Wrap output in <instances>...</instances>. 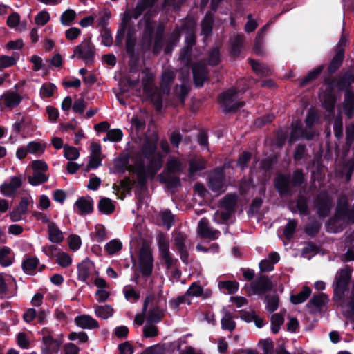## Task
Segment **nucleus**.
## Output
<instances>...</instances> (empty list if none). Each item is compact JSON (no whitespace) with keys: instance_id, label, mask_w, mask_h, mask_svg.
<instances>
[{"instance_id":"nucleus-1","label":"nucleus","mask_w":354,"mask_h":354,"mask_svg":"<svg viewBox=\"0 0 354 354\" xmlns=\"http://www.w3.org/2000/svg\"><path fill=\"white\" fill-rule=\"evenodd\" d=\"M158 136L147 138L142 145L140 156L149 160L147 167L139 163L134 166L129 165L127 155L120 156L113 160L112 171L113 173H122L128 169L136 174L138 183L143 185L149 176L153 177L162 166V156L157 151Z\"/></svg>"},{"instance_id":"nucleus-2","label":"nucleus","mask_w":354,"mask_h":354,"mask_svg":"<svg viewBox=\"0 0 354 354\" xmlns=\"http://www.w3.org/2000/svg\"><path fill=\"white\" fill-rule=\"evenodd\" d=\"M185 169V163L182 159L169 156L167 159L165 173L158 176L160 181L165 183L171 188L176 187L180 185V179L176 176H171V174H180L184 172Z\"/></svg>"},{"instance_id":"nucleus-3","label":"nucleus","mask_w":354,"mask_h":354,"mask_svg":"<svg viewBox=\"0 0 354 354\" xmlns=\"http://www.w3.org/2000/svg\"><path fill=\"white\" fill-rule=\"evenodd\" d=\"M237 196L235 194H227L218 203V209L215 212L214 221L217 223L227 221L234 212Z\"/></svg>"},{"instance_id":"nucleus-4","label":"nucleus","mask_w":354,"mask_h":354,"mask_svg":"<svg viewBox=\"0 0 354 354\" xmlns=\"http://www.w3.org/2000/svg\"><path fill=\"white\" fill-rule=\"evenodd\" d=\"M351 277V270L345 268L337 272L333 283L334 298L342 300Z\"/></svg>"},{"instance_id":"nucleus-5","label":"nucleus","mask_w":354,"mask_h":354,"mask_svg":"<svg viewBox=\"0 0 354 354\" xmlns=\"http://www.w3.org/2000/svg\"><path fill=\"white\" fill-rule=\"evenodd\" d=\"M304 180V175L299 170H296L293 173L292 179L290 176L279 175L275 182V186L278 191L282 194H288L292 186L300 185Z\"/></svg>"},{"instance_id":"nucleus-6","label":"nucleus","mask_w":354,"mask_h":354,"mask_svg":"<svg viewBox=\"0 0 354 354\" xmlns=\"http://www.w3.org/2000/svg\"><path fill=\"white\" fill-rule=\"evenodd\" d=\"M95 49L89 40H84L73 49V58L82 60L86 65L92 64L95 60Z\"/></svg>"},{"instance_id":"nucleus-7","label":"nucleus","mask_w":354,"mask_h":354,"mask_svg":"<svg viewBox=\"0 0 354 354\" xmlns=\"http://www.w3.org/2000/svg\"><path fill=\"white\" fill-rule=\"evenodd\" d=\"M139 268L142 275L149 277L153 268V258L150 246L143 243L139 251Z\"/></svg>"},{"instance_id":"nucleus-8","label":"nucleus","mask_w":354,"mask_h":354,"mask_svg":"<svg viewBox=\"0 0 354 354\" xmlns=\"http://www.w3.org/2000/svg\"><path fill=\"white\" fill-rule=\"evenodd\" d=\"M246 88L237 90L236 88H231L224 92L220 95V102L223 106L224 111L226 112L236 111L244 104L243 102H238L236 101L237 94L239 92H244Z\"/></svg>"},{"instance_id":"nucleus-9","label":"nucleus","mask_w":354,"mask_h":354,"mask_svg":"<svg viewBox=\"0 0 354 354\" xmlns=\"http://www.w3.org/2000/svg\"><path fill=\"white\" fill-rule=\"evenodd\" d=\"M212 295V291L210 290H206L203 291L202 287L197 283H193L190 287L187 290V292L185 295L178 297L176 299L174 300L172 302L175 304L176 306L184 304L187 303L190 304L189 301H187V297L189 296L192 297H203L204 299H207L210 297Z\"/></svg>"},{"instance_id":"nucleus-10","label":"nucleus","mask_w":354,"mask_h":354,"mask_svg":"<svg viewBox=\"0 0 354 354\" xmlns=\"http://www.w3.org/2000/svg\"><path fill=\"white\" fill-rule=\"evenodd\" d=\"M157 240L161 258L164 261L167 268L172 269L174 268L176 260L173 259L170 255L169 239L164 234H161L158 235Z\"/></svg>"},{"instance_id":"nucleus-11","label":"nucleus","mask_w":354,"mask_h":354,"mask_svg":"<svg viewBox=\"0 0 354 354\" xmlns=\"http://www.w3.org/2000/svg\"><path fill=\"white\" fill-rule=\"evenodd\" d=\"M152 1L151 0H140L137 3L136 7L133 10L126 12L124 13L122 19V29L124 32L125 28L129 25V21L131 19L133 18L135 19H138L142 12L151 6Z\"/></svg>"},{"instance_id":"nucleus-12","label":"nucleus","mask_w":354,"mask_h":354,"mask_svg":"<svg viewBox=\"0 0 354 354\" xmlns=\"http://www.w3.org/2000/svg\"><path fill=\"white\" fill-rule=\"evenodd\" d=\"M43 337L41 346V354H56L59 352L60 344L59 342L55 339L48 334V330L44 328L41 331Z\"/></svg>"},{"instance_id":"nucleus-13","label":"nucleus","mask_w":354,"mask_h":354,"mask_svg":"<svg viewBox=\"0 0 354 354\" xmlns=\"http://www.w3.org/2000/svg\"><path fill=\"white\" fill-rule=\"evenodd\" d=\"M209 187L215 192H222L225 188L224 174L222 169H216L211 174Z\"/></svg>"},{"instance_id":"nucleus-14","label":"nucleus","mask_w":354,"mask_h":354,"mask_svg":"<svg viewBox=\"0 0 354 354\" xmlns=\"http://www.w3.org/2000/svg\"><path fill=\"white\" fill-rule=\"evenodd\" d=\"M197 232L200 236L205 239H217L220 232L209 227L208 221L203 218L198 222Z\"/></svg>"},{"instance_id":"nucleus-15","label":"nucleus","mask_w":354,"mask_h":354,"mask_svg":"<svg viewBox=\"0 0 354 354\" xmlns=\"http://www.w3.org/2000/svg\"><path fill=\"white\" fill-rule=\"evenodd\" d=\"M331 199L326 193H321L317 198L316 207L321 217L327 216L331 208Z\"/></svg>"},{"instance_id":"nucleus-16","label":"nucleus","mask_w":354,"mask_h":354,"mask_svg":"<svg viewBox=\"0 0 354 354\" xmlns=\"http://www.w3.org/2000/svg\"><path fill=\"white\" fill-rule=\"evenodd\" d=\"M22 180L19 176H13L10 182L3 183L0 187L1 192L6 196H12L17 192V189L21 185Z\"/></svg>"},{"instance_id":"nucleus-17","label":"nucleus","mask_w":354,"mask_h":354,"mask_svg":"<svg viewBox=\"0 0 354 354\" xmlns=\"http://www.w3.org/2000/svg\"><path fill=\"white\" fill-rule=\"evenodd\" d=\"M174 243L180 253L181 260L184 263H187L188 252L185 235L181 232H176L174 235Z\"/></svg>"},{"instance_id":"nucleus-18","label":"nucleus","mask_w":354,"mask_h":354,"mask_svg":"<svg viewBox=\"0 0 354 354\" xmlns=\"http://www.w3.org/2000/svg\"><path fill=\"white\" fill-rule=\"evenodd\" d=\"M5 107L13 109L17 106L22 100V97L16 91H8L1 97Z\"/></svg>"},{"instance_id":"nucleus-19","label":"nucleus","mask_w":354,"mask_h":354,"mask_svg":"<svg viewBox=\"0 0 354 354\" xmlns=\"http://www.w3.org/2000/svg\"><path fill=\"white\" fill-rule=\"evenodd\" d=\"M314 136L313 132H308V129L304 131L301 129V122L296 121L292 123L291 133L289 138L290 142H294L297 140L300 137L306 138V139H311Z\"/></svg>"},{"instance_id":"nucleus-20","label":"nucleus","mask_w":354,"mask_h":354,"mask_svg":"<svg viewBox=\"0 0 354 354\" xmlns=\"http://www.w3.org/2000/svg\"><path fill=\"white\" fill-rule=\"evenodd\" d=\"M251 288L255 294L261 295L272 288L270 280L266 276H261L251 283Z\"/></svg>"},{"instance_id":"nucleus-21","label":"nucleus","mask_w":354,"mask_h":354,"mask_svg":"<svg viewBox=\"0 0 354 354\" xmlns=\"http://www.w3.org/2000/svg\"><path fill=\"white\" fill-rule=\"evenodd\" d=\"M193 77L195 84L198 87L203 85L205 80H207V68L204 64L197 63L192 67Z\"/></svg>"},{"instance_id":"nucleus-22","label":"nucleus","mask_w":354,"mask_h":354,"mask_svg":"<svg viewBox=\"0 0 354 354\" xmlns=\"http://www.w3.org/2000/svg\"><path fill=\"white\" fill-rule=\"evenodd\" d=\"M144 23L145 27L141 40V48L142 50L145 52L150 48L151 45L153 26L152 24L149 21H145Z\"/></svg>"},{"instance_id":"nucleus-23","label":"nucleus","mask_w":354,"mask_h":354,"mask_svg":"<svg viewBox=\"0 0 354 354\" xmlns=\"http://www.w3.org/2000/svg\"><path fill=\"white\" fill-rule=\"evenodd\" d=\"M74 209L80 214H87L93 211V201L90 198H80L74 204Z\"/></svg>"},{"instance_id":"nucleus-24","label":"nucleus","mask_w":354,"mask_h":354,"mask_svg":"<svg viewBox=\"0 0 354 354\" xmlns=\"http://www.w3.org/2000/svg\"><path fill=\"white\" fill-rule=\"evenodd\" d=\"M75 324L82 329H93L98 328V322L88 315L77 316L75 319Z\"/></svg>"},{"instance_id":"nucleus-25","label":"nucleus","mask_w":354,"mask_h":354,"mask_svg":"<svg viewBox=\"0 0 354 354\" xmlns=\"http://www.w3.org/2000/svg\"><path fill=\"white\" fill-rule=\"evenodd\" d=\"M93 263L89 260L82 261L77 267L78 279L86 282L92 270H93Z\"/></svg>"},{"instance_id":"nucleus-26","label":"nucleus","mask_w":354,"mask_h":354,"mask_svg":"<svg viewBox=\"0 0 354 354\" xmlns=\"http://www.w3.org/2000/svg\"><path fill=\"white\" fill-rule=\"evenodd\" d=\"M28 205V199L27 198H23L20 201L18 206L10 213V218L12 221L17 222L22 218L27 211Z\"/></svg>"},{"instance_id":"nucleus-27","label":"nucleus","mask_w":354,"mask_h":354,"mask_svg":"<svg viewBox=\"0 0 354 354\" xmlns=\"http://www.w3.org/2000/svg\"><path fill=\"white\" fill-rule=\"evenodd\" d=\"M319 99L324 107L328 111L332 112L334 109L335 98L330 88L322 92L319 95Z\"/></svg>"},{"instance_id":"nucleus-28","label":"nucleus","mask_w":354,"mask_h":354,"mask_svg":"<svg viewBox=\"0 0 354 354\" xmlns=\"http://www.w3.org/2000/svg\"><path fill=\"white\" fill-rule=\"evenodd\" d=\"M49 241L53 243H59L64 240L62 232L54 222H50L48 225Z\"/></svg>"},{"instance_id":"nucleus-29","label":"nucleus","mask_w":354,"mask_h":354,"mask_svg":"<svg viewBox=\"0 0 354 354\" xmlns=\"http://www.w3.org/2000/svg\"><path fill=\"white\" fill-rule=\"evenodd\" d=\"M205 160L202 158H194L189 161V177L194 178L196 174L205 168Z\"/></svg>"},{"instance_id":"nucleus-30","label":"nucleus","mask_w":354,"mask_h":354,"mask_svg":"<svg viewBox=\"0 0 354 354\" xmlns=\"http://www.w3.org/2000/svg\"><path fill=\"white\" fill-rule=\"evenodd\" d=\"M187 43L186 47L183 49V52L180 55V59L185 64L188 62L189 56L190 53V48L195 43V37L194 33L188 32L185 38Z\"/></svg>"},{"instance_id":"nucleus-31","label":"nucleus","mask_w":354,"mask_h":354,"mask_svg":"<svg viewBox=\"0 0 354 354\" xmlns=\"http://www.w3.org/2000/svg\"><path fill=\"white\" fill-rule=\"evenodd\" d=\"M214 24V15L207 12L201 22V33L205 37L211 35Z\"/></svg>"},{"instance_id":"nucleus-32","label":"nucleus","mask_w":354,"mask_h":354,"mask_svg":"<svg viewBox=\"0 0 354 354\" xmlns=\"http://www.w3.org/2000/svg\"><path fill=\"white\" fill-rule=\"evenodd\" d=\"M15 283L12 276L0 273V295L1 297L8 294L10 287Z\"/></svg>"},{"instance_id":"nucleus-33","label":"nucleus","mask_w":354,"mask_h":354,"mask_svg":"<svg viewBox=\"0 0 354 354\" xmlns=\"http://www.w3.org/2000/svg\"><path fill=\"white\" fill-rule=\"evenodd\" d=\"M174 78V72L169 69H166L162 75L161 89L163 94L167 95L169 92V86Z\"/></svg>"},{"instance_id":"nucleus-34","label":"nucleus","mask_w":354,"mask_h":354,"mask_svg":"<svg viewBox=\"0 0 354 354\" xmlns=\"http://www.w3.org/2000/svg\"><path fill=\"white\" fill-rule=\"evenodd\" d=\"M14 260V254L12 250L8 247L0 249V265L8 267L12 265Z\"/></svg>"},{"instance_id":"nucleus-35","label":"nucleus","mask_w":354,"mask_h":354,"mask_svg":"<svg viewBox=\"0 0 354 354\" xmlns=\"http://www.w3.org/2000/svg\"><path fill=\"white\" fill-rule=\"evenodd\" d=\"M48 178L49 174L46 172L33 171L32 174L28 177V181L32 186H37L48 181Z\"/></svg>"},{"instance_id":"nucleus-36","label":"nucleus","mask_w":354,"mask_h":354,"mask_svg":"<svg viewBox=\"0 0 354 354\" xmlns=\"http://www.w3.org/2000/svg\"><path fill=\"white\" fill-rule=\"evenodd\" d=\"M184 71L186 72V75H185V78L182 77V84L180 86H176L174 88L175 95L177 97H178L182 102H183L185 96L187 95V93L189 92V88L185 84V80L189 76V69L185 68V69H183L182 71L183 72Z\"/></svg>"},{"instance_id":"nucleus-37","label":"nucleus","mask_w":354,"mask_h":354,"mask_svg":"<svg viewBox=\"0 0 354 354\" xmlns=\"http://www.w3.org/2000/svg\"><path fill=\"white\" fill-rule=\"evenodd\" d=\"M311 294V289L308 286H304L301 292L296 295H291L290 301L294 304H299L304 302Z\"/></svg>"},{"instance_id":"nucleus-38","label":"nucleus","mask_w":354,"mask_h":354,"mask_svg":"<svg viewBox=\"0 0 354 354\" xmlns=\"http://www.w3.org/2000/svg\"><path fill=\"white\" fill-rule=\"evenodd\" d=\"M95 314L97 317L106 319L112 317L113 309L110 305L97 306L95 307Z\"/></svg>"},{"instance_id":"nucleus-39","label":"nucleus","mask_w":354,"mask_h":354,"mask_svg":"<svg viewBox=\"0 0 354 354\" xmlns=\"http://www.w3.org/2000/svg\"><path fill=\"white\" fill-rule=\"evenodd\" d=\"M244 39L243 35H236L231 38V53L234 56L239 54Z\"/></svg>"},{"instance_id":"nucleus-40","label":"nucleus","mask_w":354,"mask_h":354,"mask_svg":"<svg viewBox=\"0 0 354 354\" xmlns=\"http://www.w3.org/2000/svg\"><path fill=\"white\" fill-rule=\"evenodd\" d=\"M142 73L143 91L146 94H149L153 88V75L147 69L143 71Z\"/></svg>"},{"instance_id":"nucleus-41","label":"nucleus","mask_w":354,"mask_h":354,"mask_svg":"<svg viewBox=\"0 0 354 354\" xmlns=\"http://www.w3.org/2000/svg\"><path fill=\"white\" fill-rule=\"evenodd\" d=\"M39 264V259L36 257H28L22 263L24 271L28 274H32Z\"/></svg>"},{"instance_id":"nucleus-42","label":"nucleus","mask_w":354,"mask_h":354,"mask_svg":"<svg viewBox=\"0 0 354 354\" xmlns=\"http://www.w3.org/2000/svg\"><path fill=\"white\" fill-rule=\"evenodd\" d=\"M98 209L102 214H110L114 211L115 206L111 199L103 198L99 201Z\"/></svg>"},{"instance_id":"nucleus-43","label":"nucleus","mask_w":354,"mask_h":354,"mask_svg":"<svg viewBox=\"0 0 354 354\" xmlns=\"http://www.w3.org/2000/svg\"><path fill=\"white\" fill-rule=\"evenodd\" d=\"M164 316V312L159 307H153L147 313V322L149 323H158Z\"/></svg>"},{"instance_id":"nucleus-44","label":"nucleus","mask_w":354,"mask_h":354,"mask_svg":"<svg viewBox=\"0 0 354 354\" xmlns=\"http://www.w3.org/2000/svg\"><path fill=\"white\" fill-rule=\"evenodd\" d=\"M221 328L223 330H227L232 331L236 327V323L234 321L233 317L231 313L225 312L221 319Z\"/></svg>"},{"instance_id":"nucleus-45","label":"nucleus","mask_w":354,"mask_h":354,"mask_svg":"<svg viewBox=\"0 0 354 354\" xmlns=\"http://www.w3.org/2000/svg\"><path fill=\"white\" fill-rule=\"evenodd\" d=\"M328 297L325 293H319L314 295L310 300L309 304L313 305L316 308L324 306L328 301Z\"/></svg>"},{"instance_id":"nucleus-46","label":"nucleus","mask_w":354,"mask_h":354,"mask_svg":"<svg viewBox=\"0 0 354 354\" xmlns=\"http://www.w3.org/2000/svg\"><path fill=\"white\" fill-rule=\"evenodd\" d=\"M218 288L227 294H234L238 290L239 285L235 281H219Z\"/></svg>"},{"instance_id":"nucleus-47","label":"nucleus","mask_w":354,"mask_h":354,"mask_svg":"<svg viewBox=\"0 0 354 354\" xmlns=\"http://www.w3.org/2000/svg\"><path fill=\"white\" fill-rule=\"evenodd\" d=\"M344 49L339 48L335 56L331 61V63L328 67V71L330 73H333L336 71L337 68L339 67L342 64V62L344 58Z\"/></svg>"},{"instance_id":"nucleus-48","label":"nucleus","mask_w":354,"mask_h":354,"mask_svg":"<svg viewBox=\"0 0 354 354\" xmlns=\"http://www.w3.org/2000/svg\"><path fill=\"white\" fill-rule=\"evenodd\" d=\"M163 92L161 91H158L156 88L153 91V88L151 91V92L149 94H147L150 98L151 102L155 105L156 109L158 111L161 110L162 109V94Z\"/></svg>"},{"instance_id":"nucleus-49","label":"nucleus","mask_w":354,"mask_h":354,"mask_svg":"<svg viewBox=\"0 0 354 354\" xmlns=\"http://www.w3.org/2000/svg\"><path fill=\"white\" fill-rule=\"evenodd\" d=\"M271 330L273 333H277L284 322L283 315L274 313L271 317Z\"/></svg>"},{"instance_id":"nucleus-50","label":"nucleus","mask_w":354,"mask_h":354,"mask_svg":"<svg viewBox=\"0 0 354 354\" xmlns=\"http://www.w3.org/2000/svg\"><path fill=\"white\" fill-rule=\"evenodd\" d=\"M122 244L118 239H113L108 242L104 248L108 254L113 255L122 249Z\"/></svg>"},{"instance_id":"nucleus-51","label":"nucleus","mask_w":354,"mask_h":354,"mask_svg":"<svg viewBox=\"0 0 354 354\" xmlns=\"http://www.w3.org/2000/svg\"><path fill=\"white\" fill-rule=\"evenodd\" d=\"M79 156L80 153L77 148L68 145L64 147V156L69 161L77 160Z\"/></svg>"},{"instance_id":"nucleus-52","label":"nucleus","mask_w":354,"mask_h":354,"mask_svg":"<svg viewBox=\"0 0 354 354\" xmlns=\"http://www.w3.org/2000/svg\"><path fill=\"white\" fill-rule=\"evenodd\" d=\"M253 71L258 75H267L270 73V68L254 60L250 59Z\"/></svg>"},{"instance_id":"nucleus-53","label":"nucleus","mask_w":354,"mask_h":354,"mask_svg":"<svg viewBox=\"0 0 354 354\" xmlns=\"http://www.w3.org/2000/svg\"><path fill=\"white\" fill-rule=\"evenodd\" d=\"M123 133L119 129H113L107 131L106 138H104V141L109 140L111 142H119L122 140Z\"/></svg>"},{"instance_id":"nucleus-54","label":"nucleus","mask_w":354,"mask_h":354,"mask_svg":"<svg viewBox=\"0 0 354 354\" xmlns=\"http://www.w3.org/2000/svg\"><path fill=\"white\" fill-rule=\"evenodd\" d=\"M266 310L270 313L275 311L279 306V297L277 295L268 296L266 298Z\"/></svg>"},{"instance_id":"nucleus-55","label":"nucleus","mask_w":354,"mask_h":354,"mask_svg":"<svg viewBox=\"0 0 354 354\" xmlns=\"http://www.w3.org/2000/svg\"><path fill=\"white\" fill-rule=\"evenodd\" d=\"M57 257V263L63 268L68 267L72 263V259L66 252H59Z\"/></svg>"},{"instance_id":"nucleus-56","label":"nucleus","mask_w":354,"mask_h":354,"mask_svg":"<svg viewBox=\"0 0 354 354\" xmlns=\"http://www.w3.org/2000/svg\"><path fill=\"white\" fill-rule=\"evenodd\" d=\"M27 149L30 153H42L44 151L45 144L36 141H32L28 143Z\"/></svg>"},{"instance_id":"nucleus-57","label":"nucleus","mask_w":354,"mask_h":354,"mask_svg":"<svg viewBox=\"0 0 354 354\" xmlns=\"http://www.w3.org/2000/svg\"><path fill=\"white\" fill-rule=\"evenodd\" d=\"M17 343L20 348L28 349L30 347V341L26 333H19L17 335Z\"/></svg>"},{"instance_id":"nucleus-58","label":"nucleus","mask_w":354,"mask_h":354,"mask_svg":"<svg viewBox=\"0 0 354 354\" xmlns=\"http://www.w3.org/2000/svg\"><path fill=\"white\" fill-rule=\"evenodd\" d=\"M75 15V12L73 10H66L61 15L60 20L62 24L65 26L69 25L74 20Z\"/></svg>"},{"instance_id":"nucleus-59","label":"nucleus","mask_w":354,"mask_h":354,"mask_svg":"<svg viewBox=\"0 0 354 354\" xmlns=\"http://www.w3.org/2000/svg\"><path fill=\"white\" fill-rule=\"evenodd\" d=\"M297 222L295 220L289 219L283 230V234L287 239H290L297 227Z\"/></svg>"},{"instance_id":"nucleus-60","label":"nucleus","mask_w":354,"mask_h":354,"mask_svg":"<svg viewBox=\"0 0 354 354\" xmlns=\"http://www.w3.org/2000/svg\"><path fill=\"white\" fill-rule=\"evenodd\" d=\"M55 86L50 83L44 84L40 89V94L42 97H49L53 95L55 91Z\"/></svg>"},{"instance_id":"nucleus-61","label":"nucleus","mask_w":354,"mask_h":354,"mask_svg":"<svg viewBox=\"0 0 354 354\" xmlns=\"http://www.w3.org/2000/svg\"><path fill=\"white\" fill-rule=\"evenodd\" d=\"M50 15L46 11L43 10L37 14L35 17V21L38 26H44L50 20Z\"/></svg>"},{"instance_id":"nucleus-62","label":"nucleus","mask_w":354,"mask_h":354,"mask_svg":"<svg viewBox=\"0 0 354 354\" xmlns=\"http://www.w3.org/2000/svg\"><path fill=\"white\" fill-rule=\"evenodd\" d=\"M123 292L126 299L129 301H136L140 298L139 293L131 287H125Z\"/></svg>"},{"instance_id":"nucleus-63","label":"nucleus","mask_w":354,"mask_h":354,"mask_svg":"<svg viewBox=\"0 0 354 354\" xmlns=\"http://www.w3.org/2000/svg\"><path fill=\"white\" fill-rule=\"evenodd\" d=\"M136 70L133 67L131 66L129 74L125 77V80L129 86H135L139 81V77L136 76Z\"/></svg>"},{"instance_id":"nucleus-64","label":"nucleus","mask_w":354,"mask_h":354,"mask_svg":"<svg viewBox=\"0 0 354 354\" xmlns=\"http://www.w3.org/2000/svg\"><path fill=\"white\" fill-rule=\"evenodd\" d=\"M16 64V60L11 56L0 57V71L6 68L10 67Z\"/></svg>"}]
</instances>
